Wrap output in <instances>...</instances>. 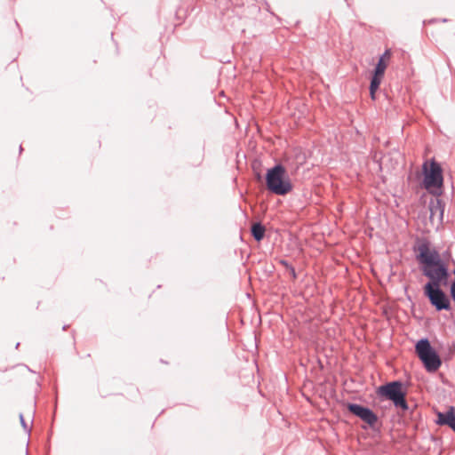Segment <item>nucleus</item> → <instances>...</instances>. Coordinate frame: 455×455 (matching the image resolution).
<instances>
[{"label": "nucleus", "mask_w": 455, "mask_h": 455, "mask_svg": "<svg viewBox=\"0 0 455 455\" xmlns=\"http://www.w3.org/2000/svg\"><path fill=\"white\" fill-rule=\"evenodd\" d=\"M373 160H374V162L379 164V171H381L382 170V166H381V164L379 163V160L377 159V154L374 155Z\"/></svg>", "instance_id": "nucleus-17"}, {"label": "nucleus", "mask_w": 455, "mask_h": 455, "mask_svg": "<svg viewBox=\"0 0 455 455\" xmlns=\"http://www.w3.org/2000/svg\"><path fill=\"white\" fill-rule=\"evenodd\" d=\"M407 393L405 384L400 379L386 382L376 388V395L379 402L390 401L395 409L403 412L410 410L406 400Z\"/></svg>", "instance_id": "nucleus-3"}, {"label": "nucleus", "mask_w": 455, "mask_h": 455, "mask_svg": "<svg viewBox=\"0 0 455 455\" xmlns=\"http://www.w3.org/2000/svg\"><path fill=\"white\" fill-rule=\"evenodd\" d=\"M346 408L349 413L364 422L370 429L379 431V417L371 408L355 403H347Z\"/></svg>", "instance_id": "nucleus-6"}, {"label": "nucleus", "mask_w": 455, "mask_h": 455, "mask_svg": "<svg viewBox=\"0 0 455 455\" xmlns=\"http://www.w3.org/2000/svg\"><path fill=\"white\" fill-rule=\"evenodd\" d=\"M436 21H437L436 19H432V20H428V23H434V22H436Z\"/></svg>", "instance_id": "nucleus-20"}, {"label": "nucleus", "mask_w": 455, "mask_h": 455, "mask_svg": "<svg viewBox=\"0 0 455 455\" xmlns=\"http://www.w3.org/2000/svg\"><path fill=\"white\" fill-rule=\"evenodd\" d=\"M435 424L447 426L455 433V407L450 406L446 411H437Z\"/></svg>", "instance_id": "nucleus-9"}, {"label": "nucleus", "mask_w": 455, "mask_h": 455, "mask_svg": "<svg viewBox=\"0 0 455 455\" xmlns=\"http://www.w3.org/2000/svg\"><path fill=\"white\" fill-rule=\"evenodd\" d=\"M67 328H68V325H64L62 329L65 331V330H67Z\"/></svg>", "instance_id": "nucleus-22"}, {"label": "nucleus", "mask_w": 455, "mask_h": 455, "mask_svg": "<svg viewBox=\"0 0 455 455\" xmlns=\"http://www.w3.org/2000/svg\"><path fill=\"white\" fill-rule=\"evenodd\" d=\"M279 263H280L282 266H283V267L286 268V270H288V271H289V273H290V275H291V278H292L293 280H295V279L297 278V273H296V270H295V268L292 267V265H291V264L288 262V260L282 259H280V260H279Z\"/></svg>", "instance_id": "nucleus-14"}, {"label": "nucleus", "mask_w": 455, "mask_h": 455, "mask_svg": "<svg viewBox=\"0 0 455 455\" xmlns=\"http://www.w3.org/2000/svg\"><path fill=\"white\" fill-rule=\"evenodd\" d=\"M412 251L424 276L451 277L448 264L427 237L418 236L415 239Z\"/></svg>", "instance_id": "nucleus-1"}, {"label": "nucleus", "mask_w": 455, "mask_h": 455, "mask_svg": "<svg viewBox=\"0 0 455 455\" xmlns=\"http://www.w3.org/2000/svg\"><path fill=\"white\" fill-rule=\"evenodd\" d=\"M273 269H274V266L273 265H271L270 267H267V270H268L269 273H272Z\"/></svg>", "instance_id": "nucleus-19"}, {"label": "nucleus", "mask_w": 455, "mask_h": 455, "mask_svg": "<svg viewBox=\"0 0 455 455\" xmlns=\"http://www.w3.org/2000/svg\"><path fill=\"white\" fill-rule=\"evenodd\" d=\"M273 269H274V266L273 265H271L270 267H267V270H268L269 273H272Z\"/></svg>", "instance_id": "nucleus-18"}, {"label": "nucleus", "mask_w": 455, "mask_h": 455, "mask_svg": "<svg viewBox=\"0 0 455 455\" xmlns=\"http://www.w3.org/2000/svg\"><path fill=\"white\" fill-rule=\"evenodd\" d=\"M450 299L455 303V283H451L450 284Z\"/></svg>", "instance_id": "nucleus-16"}, {"label": "nucleus", "mask_w": 455, "mask_h": 455, "mask_svg": "<svg viewBox=\"0 0 455 455\" xmlns=\"http://www.w3.org/2000/svg\"><path fill=\"white\" fill-rule=\"evenodd\" d=\"M265 183L267 189L276 196H284L293 189V185L289 178L287 170L280 163L267 170Z\"/></svg>", "instance_id": "nucleus-4"}, {"label": "nucleus", "mask_w": 455, "mask_h": 455, "mask_svg": "<svg viewBox=\"0 0 455 455\" xmlns=\"http://www.w3.org/2000/svg\"><path fill=\"white\" fill-rule=\"evenodd\" d=\"M382 79V76L371 74L369 91L372 100H375V93L379 90Z\"/></svg>", "instance_id": "nucleus-13"}, {"label": "nucleus", "mask_w": 455, "mask_h": 455, "mask_svg": "<svg viewBox=\"0 0 455 455\" xmlns=\"http://www.w3.org/2000/svg\"><path fill=\"white\" fill-rule=\"evenodd\" d=\"M392 52L390 49H386L384 53L380 55L376 63L372 74L384 77L385 71L387 67V60L391 58Z\"/></svg>", "instance_id": "nucleus-11"}, {"label": "nucleus", "mask_w": 455, "mask_h": 455, "mask_svg": "<svg viewBox=\"0 0 455 455\" xmlns=\"http://www.w3.org/2000/svg\"><path fill=\"white\" fill-rule=\"evenodd\" d=\"M443 22H446L447 21V19H443L442 20Z\"/></svg>", "instance_id": "nucleus-24"}, {"label": "nucleus", "mask_w": 455, "mask_h": 455, "mask_svg": "<svg viewBox=\"0 0 455 455\" xmlns=\"http://www.w3.org/2000/svg\"><path fill=\"white\" fill-rule=\"evenodd\" d=\"M19 346H20V342H18V343L16 344L15 347H16V348H18V347H19Z\"/></svg>", "instance_id": "nucleus-23"}, {"label": "nucleus", "mask_w": 455, "mask_h": 455, "mask_svg": "<svg viewBox=\"0 0 455 455\" xmlns=\"http://www.w3.org/2000/svg\"><path fill=\"white\" fill-rule=\"evenodd\" d=\"M266 234V228L261 222L252 224L251 228V235L256 242H260L264 239Z\"/></svg>", "instance_id": "nucleus-12"}, {"label": "nucleus", "mask_w": 455, "mask_h": 455, "mask_svg": "<svg viewBox=\"0 0 455 455\" xmlns=\"http://www.w3.org/2000/svg\"><path fill=\"white\" fill-rule=\"evenodd\" d=\"M19 418H20V425H21L22 428L24 429V431L26 433H30L31 428L28 427V423L26 422L23 414L20 413Z\"/></svg>", "instance_id": "nucleus-15"}, {"label": "nucleus", "mask_w": 455, "mask_h": 455, "mask_svg": "<svg viewBox=\"0 0 455 455\" xmlns=\"http://www.w3.org/2000/svg\"><path fill=\"white\" fill-rule=\"evenodd\" d=\"M445 204L439 197L434 196L428 204L429 220L432 225L438 228L443 224Z\"/></svg>", "instance_id": "nucleus-8"}, {"label": "nucleus", "mask_w": 455, "mask_h": 455, "mask_svg": "<svg viewBox=\"0 0 455 455\" xmlns=\"http://www.w3.org/2000/svg\"><path fill=\"white\" fill-rule=\"evenodd\" d=\"M428 281L423 286V291L436 290L442 288V286H447L451 277L443 276H426Z\"/></svg>", "instance_id": "nucleus-10"}, {"label": "nucleus", "mask_w": 455, "mask_h": 455, "mask_svg": "<svg viewBox=\"0 0 455 455\" xmlns=\"http://www.w3.org/2000/svg\"><path fill=\"white\" fill-rule=\"evenodd\" d=\"M424 296L428 299L430 305L435 307L437 312L443 310H451V303L450 296L445 293L442 288L436 290L423 291Z\"/></svg>", "instance_id": "nucleus-7"}, {"label": "nucleus", "mask_w": 455, "mask_h": 455, "mask_svg": "<svg viewBox=\"0 0 455 455\" xmlns=\"http://www.w3.org/2000/svg\"><path fill=\"white\" fill-rule=\"evenodd\" d=\"M422 176L420 188L426 189L433 196L440 197L444 191L443 171L441 164L435 158L424 162Z\"/></svg>", "instance_id": "nucleus-2"}, {"label": "nucleus", "mask_w": 455, "mask_h": 455, "mask_svg": "<svg viewBox=\"0 0 455 455\" xmlns=\"http://www.w3.org/2000/svg\"><path fill=\"white\" fill-rule=\"evenodd\" d=\"M22 150H23V148H22V146L20 145V153H21V152H22Z\"/></svg>", "instance_id": "nucleus-21"}, {"label": "nucleus", "mask_w": 455, "mask_h": 455, "mask_svg": "<svg viewBox=\"0 0 455 455\" xmlns=\"http://www.w3.org/2000/svg\"><path fill=\"white\" fill-rule=\"evenodd\" d=\"M415 352L427 372L434 373L441 367V357L427 338H422L417 341Z\"/></svg>", "instance_id": "nucleus-5"}]
</instances>
